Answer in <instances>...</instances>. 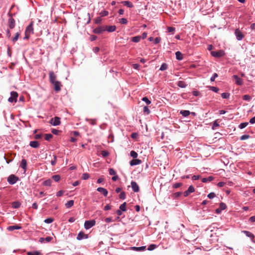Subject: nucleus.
<instances>
[{"mask_svg": "<svg viewBox=\"0 0 255 255\" xmlns=\"http://www.w3.org/2000/svg\"><path fill=\"white\" fill-rule=\"evenodd\" d=\"M33 22L31 21L30 23L26 27L25 31V37L24 39H28L31 34L33 33Z\"/></svg>", "mask_w": 255, "mask_h": 255, "instance_id": "f257e3e1", "label": "nucleus"}, {"mask_svg": "<svg viewBox=\"0 0 255 255\" xmlns=\"http://www.w3.org/2000/svg\"><path fill=\"white\" fill-rule=\"evenodd\" d=\"M18 180V178L13 174H11L7 178V182L10 184H14Z\"/></svg>", "mask_w": 255, "mask_h": 255, "instance_id": "f03ea898", "label": "nucleus"}, {"mask_svg": "<svg viewBox=\"0 0 255 255\" xmlns=\"http://www.w3.org/2000/svg\"><path fill=\"white\" fill-rule=\"evenodd\" d=\"M11 96L8 99V102L10 103L16 102L17 101V98L18 97V94L16 92L12 91L10 93Z\"/></svg>", "mask_w": 255, "mask_h": 255, "instance_id": "7ed1b4c3", "label": "nucleus"}, {"mask_svg": "<svg viewBox=\"0 0 255 255\" xmlns=\"http://www.w3.org/2000/svg\"><path fill=\"white\" fill-rule=\"evenodd\" d=\"M96 224V221L94 220L86 221L84 224L85 228L89 229L94 226Z\"/></svg>", "mask_w": 255, "mask_h": 255, "instance_id": "20e7f679", "label": "nucleus"}, {"mask_svg": "<svg viewBox=\"0 0 255 255\" xmlns=\"http://www.w3.org/2000/svg\"><path fill=\"white\" fill-rule=\"evenodd\" d=\"M50 123L54 126L59 125L61 123L60 118L58 117L52 118L50 121Z\"/></svg>", "mask_w": 255, "mask_h": 255, "instance_id": "39448f33", "label": "nucleus"}, {"mask_svg": "<svg viewBox=\"0 0 255 255\" xmlns=\"http://www.w3.org/2000/svg\"><path fill=\"white\" fill-rule=\"evenodd\" d=\"M212 56L215 57H221L224 55V52L223 50H219L217 51H212L211 52Z\"/></svg>", "mask_w": 255, "mask_h": 255, "instance_id": "423d86ee", "label": "nucleus"}, {"mask_svg": "<svg viewBox=\"0 0 255 255\" xmlns=\"http://www.w3.org/2000/svg\"><path fill=\"white\" fill-rule=\"evenodd\" d=\"M235 33L238 40H241L244 37V35L239 29H236Z\"/></svg>", "mask_w": 255, "mask_h": 255, "instance_id": "0eeeda50", "label": "nucleus"}, {"mask_svg": "<svg viewBox=\"0 0 255 255\" xmlns=\"http://www.w3.org/2000/svg\"><path fill=\"white\" fill-rule=\"evenodd\" d=\"M49 80L50 82L52 84L54 83V82L57 81L56 80V76L54 74V73L53 71H50L49 73Z\"/></svg>", "mask_w": 255, "mask_h": 255, "instance_id": "6e6552de", "label": "nucleus"}, {"mask_svg": "<svg viewBox=\"0 0 255 255\" xmlns=\"http://www.w3.org/2000/svg\"><path fill=\"white\" fill-rule=\"evenodd\" d=\"M131 186L134 192H138L139 191V186L135 181H131Z\"/></svg>", "mask_w": 255, "mask_h": 255, "instance_id": "1a4fd4ad", "label": "nucleus"}, {"mask_svg": "<svg viewBox=\"0 0 255 255\" xmlns=\"http://www.w3.org/2000/svg\"><path fill=\"white\" fill-rule=\"evenodd\" d=\"M54 87V90L56 92H59L61 90V83L58 81L54 82V83H52Z\"/></svg>", "mask_w": 255, "mask_h": 255, "instance_id": "9d476101", "label": "nucleus"}, {"mask_svg": "<svg viewBox=\"0 0 255 255\" xmlns=\"http://www.w3.org/2000/svg\"><path fill=\"white\" fill-rule=\"evenodd\" d=\"M233 77L235 80L236 84L238 85H242L243 84V80L237 75H234Z\"/></svg>", "mask_w": 255, "mask_h": 255, "instance_id": "9b49d317", "label": "nucleus"}, {"mask_svg": "<svg viewBox=\"0 0 255 255\" xmlns=\"http://www.w3.org/2000/svg\"><path fill=\"white\" fill-rule=\"evenodd\" d=\"M8 26L10 28H13L15 26V20L11 17L8 19Z\"/></svg>", "mask_w": 255, "mask_h": 255, "instance_id": "f8f14e48", "label": "nucleus"}, {"mask_svg": "<svg viewBox=\"0 0 255 255\" xmlns=\"http://www.w3.org/2000/svg\"><path fill=\"white\" fill-rule=\"evenodd\" d=\"M97 191L99 192L102 193L105 196H107L108 195V191L107 189L103 187H99L97 188Z\"/></svg>", "mask_w": 255, "mask_h": 255, "instance_id": "ddd939ff", "label": "nucleus"}, {"mask_svg": "<svg viewBox=\"0 0 255 255\" xmlns=\"http://www.w3.org/2000/svg\"><path fill=\"white\" fill-rule=\"evenodd\" d=\"M141 160L138 159H132L130 161V165L131 166L139 164L141 163Z\"/></svg>", "mask_w": 255, "mask_h": 255, "instance_id": "4468645a", "label": "nucleus"}, {"mask_svg": "<svg viewBox=\"0 0 255 255\" xmlns=\"http://www.w3.org/2000/svg\"><path fill=\"white\" fill-rule=\"evenodd\" d=\"M21 229V227L19 225L11 226L7 227V230L9 231H13L14 230H19Z\"/></svg>", "mask_w": 255, "mask_h": 255, "instance_id": "2eb2a0df", "label": "nucleus"}, {"mask_svg": "<svg viewBox=\"0 0 255 255\" xmlns=\"http://www.w3.org/2000/svg\"><path fill=\"white\" fill-rule=\"evenodd\" d=\"M29 145L30 146L33 148H37L39 146V143L37 141H31L30 142Z\"/></svg>", "mask_w": 255, "mask_h": 255, "instance_id": "dca6fc26", "label": "nucleus"}, {"mask_svg": "<svg viewBox=\"0 0 255 255\" xmlns=\"http://www.w3.org/2000/svg\"><path fill=\"white\" fill-rule=\"evenodd\" d=\"M116 27L115 25L107 26L106 28H105V30L109 32H113L116 30Z\"/></svg>", "mask_w": 255, "mask_h": 255, "instance_id": "f3484780", "label": "nucleus"}, {"mask_svg": "<svg viewBox=\"0 0 255 255\" xmlns=\"http://www.w3.org/2000/svg\"><path fill=\"white\" fill-rule=\"evenodd\" d=\"M105 30V29L104 28L100 27L95 28L94 30V32L95 33H97V34H100Z\"/></svg>", "mask_w": 255, "mask_h": 255, "instance_id": "a211bd4d", "label": "nucleus"}, {"mask_svg": "<svg viewBox=\"0 0 255 255\" xmlns=\"http://www.w3.org/2000/svg\"><path fill=\"white\" fill-rule=\"evenodd\" d=\"M176 58L178 60H181L183 59V54L180 51H177L175 53Z\"/></svg>", "mask_w": 255, "mask_h": 255, "instance_id": "6ab92c4d", "label": "nucleus"}, {"mask_svg": "<svg viewBox=\"0 0 255 255\" xmlns=\"http://www.w3.org/2000/svg\"><path fill=\"white\" fill-rule=\"evenodd\" d=\"M122 3L125 6L128 7H132L133 6L132 3L129 1H123Z\"/></svg>", "mask_w": 255, "mask_h": 255, "instance_id": "aec40b11", "label": "nucleus"}, {"mask_svg": "<svg viewBox=\"0 0 255 255\" xmlns=\"http://www.w3.org/2000/svg\"><path fill=\"white\" fill-rule=\"evenodd\" d=\"M27 255H42V254L39 251H32L28 252L27 253Z\"/></svg>", "mask_w": 255, "mask_h": 255, "instance_id": "412c9836", "label": "nucleus"}, {"mask_svg": "<svg viewBox=\"0 0 255 255\" xmlns=\"http://www.w3.org/2000/svg\"><path fill=\"white\" fill-rule=\"evenodd\" d=\"M27 165L26 160L25 159H22L21 162L20 166L24 169H26Z\"/></svg>", "mask_w": 255, "mask_h": 255, "instance_id": "4be33fe9", "label": "nucleus"}, {"mask_svg": "<svg viewBox=\"0 0 255 255\" xmlns=\"http://www.w3.org/2000/svg\"><path fill=\"white\" fill-rule=\"evenodd\" d=\"M180 114L183 116V117H187L188 116L190 112L189 111L187 110H182L180 111Z\"/></svg>", "mask_w": 255, "mask_h": 255, "instance_id": "5701e85b", "label": "nucleus"}, {"mask_svg": "<svg viewBox=\"0 0 255 255\" xmlns=\"http://www.w3.org/2000/svg\"><path fill=\"white\" fill-rule=\"evenodd\" d=\"M243 232L245 234V235L251 238L252 240H253V239L255 237L254 235L252 233H251V232H250L249 231H244Z\"/></svg>", "mask_w": 255, "mask_h": 255, "instance_id": "b1692460", "label": "nucleus"}, {"mask_svg": "<svg viewBox=\"0 0 255 255\" xmlns=\"http://www.w3.org/2000/svg\"><path fill=\"white\" fill-rule=\"evenodd\" d=\"M73 205H74V201L73 200H70V201H68L65 204V206H66V208H69L71 207L72 206H73Z\"/></svg>", "mask_w": 255, "mask_h": 255, "instance_id": "393cba45", "label": "nucleus"}, {"mask_svg": "<svg viewBox=\"0 0 255 255\" xmlns=\"http://www.w3.org/2000/svg\"><path fill=\"white\" fill-rule=\"evenodd\" d=\"M177 85L181 88H185L187 85L184 81H179L178 82Z\"/></svg>", "mask_w": 255, "mask_h": 255, "instance_id": "a878e982", "label": "nucleus"}, {"mask_svg": "<svg viewBox=\"0 0 255 255\" xmlns=\"http://www.w3.org/2000/svg\"><path fill=\"white\" fill-rule=\"evenodd\" d=\"M141 39L140 36H136L131 38V41L133 42H138Z\"/></svg>", "mask_w": 255, "mask_h": 255, "instance_id": "bb28decb", "label": "nucleus"}, {"mask_svg": "<svg viewBox=\"0 0 255 255\" xmlns=\"http://www.w3.org/2000/svg\"><path fill=\"white\" fill-rule=\"evenodd\" d=\"M126 205H127L126 202H124V203L121 204L120 206V210L122 211H124V212L126 211V210H127Z\"/></svg>", "mask_w": 255, "mask_h": 255, "instance_id": "cd10ccee", "label": "nucleus"}, {"mask_svg": "<svg viewBox=\"0 0 255 255\" xmlns=\"http://www.w3.org/2000/svg\"><path fill=\"white\" fill-rule=\"evenodd\" d=\"M213 178H214L212 176H209L207 178H203L202 179V181L204 183L207 182L211 181L213 179Z\"/></svg>", "mask_w": 255, "mask_h": 255, "instance_id": "c85d7f7f", "label": "nucleus"}, {"mask_svg": "<svg viewBox=\"0 0 255 255\" xmlns=\"http://www.w3.org/2000/svg\"><path fill=\"white\" fill-rule=\"evenodd\" d=\"M20 204L18 202H13L12 203V207L14 209L19 208L20 207Z\"/></svg>", "mask_w": 255, "mask_h": 255, "instance_id": "c756f323", "label": "nucleus"}, {"mask_svg": "<svg viewBox=\"0 0 255 255\" xmlns=\"http://www.w3.org/2000/svg\"><path fill=\"white\" fill-rule=\"evenodd\" d=\"M52 180L51 179H48L44 181L43 185L44 186H51Z\"/></svg>", "mask_w": 255, "mask_h": 255, "instance_id": "7c9ffc66", "label": "nucleus"}, {"mask_svg": "<svg viewBox=\"0 0 255 255\" xmlns=\"http://www.w3.org/2000/svg\"><path fill=\"white\" fill-rule=\"evenodd\" d=\"M85 235L83 232H81L78 234L77 239L79 240H81L84 238Z\"/></svg>", "mask_w": 255, "mask_h": 255, "instance_id": "2f4dec72", "label": "nucleus"}, {"mask_svg": "<svg viewBox=\"0 0 255 255\" xmlns=\"http://www.w3.org/2000/svg\"><path fill=\"white\" fill-rule=\"evenodd\" d=\"M167 68H168L167 65L166 63H163L160 68V70L164 71V70H166L167 69Z\"/></svg>", "mask_w": 255, "mask_h": 255, "instance_id": "473e14b6", "label": "nucleus"}, {"mask_svg": "<svg viewBox=\"0 0 255 255\" xmlns=\"http://www.w3.org/2000/svg\"><path fill=\"white\" fill-rule=\"evenodd\" d=\"M52 178L56 182L59 181L60 179V176L59 175H53Z\"/></svg>", "mask_w": 255, "mask_h": 255, "instance_id": "72a5a7b5", "label": "nucleus"}, {"mask_svg": "<svg viewBox=\"0 0 255 255\" xmlns=\"http://www.w3.org/2000/svg\"><path fill=\"white\" fill-rule=\"evenodd\" d=\"M248 125V123H247V122L242 123L239 126V127L241 129H242V128H246Z\"/></svg>", "mask_w": 255, "mask_h": 255, "instance_id": "f704fd0d", "label": "nucleus"}, {"mask_svg": "<svg viewBox=\"0 0 255 255\" xmlns=\"http://www.w3.org/2000/svg\"><path fill=\"white\" fill-rule=\"evenodd\" d=\"M130 156L131 157H132L134 158H136L137 157V155H138L137 153L135 151H134L133 150H132V151H131L130 152Z\"/></svg>", "mask_w": 255, "mask_h": 255, "instance_id": "c9c22d12", "label": "nucleus"}, {"mask_svg": "<svg viewBox=\"0 0 255 255\" xmlns=\"http://www.w3.org/2000/svg\"><path fill=\"white\" fill-rule=\"evenodd\" d=\"M143 113L145 114H149L150 113V110L147 106H144L143 108Z\"/></svg>", "mask_w": 255, "mask_h": 255, "instance_id": "e433bc0d", "label": "nucleus"}, {"mask_svg": "<svg viewBox=\"0 0 255 255\" xmlns=\"http://www.w3.org/2000/svg\"><path fill=\"white\" fill-rule=\"evenodd\" d=\"M53 137V135L49 133V134H46L45 135V139L46 140H49L51 139V138H52V137Z\"/></svg>", "mask_w": 255, "mask_h": 255, "instance_id": "4c0bfd02", "label": "nucleus"}, {"mask_svg": "<svg viewBox=\"0 0 255 255\" xmlns=\"http://www.w3.org/2000/svg\"><path fill=\"white\" fill-rule=\"evenodd\" d=\"M57 157L56 155H53V159L51 160V163L53 166H54L56 163Z\"/></svg>", "mask_w": 255, "mask_h": 255, "instance_id": "58836bf2", "label": "nucleus"}, {"mask_svg": "<svg viewBox=\"0 0 255 255\" xmlns=\"http://www.w3.org/2000/svg\"><path fill=\"white\" fill-rule=\"evenodd\" d=\"M142 100L145 102L147 105H149L151 103V101L146 97H143Z\"/></svg>", "mask_w": 255, "mask_h": 255, "instance_id": "ea45409f", "label": "nucleus"}, {"mask_svg": "<svg viewBox=\"0 0 255 255\" xmlns=\"http://www.w3.org/2000/svg\"><path fill=\"white\" fill-rule=\"evenodd\" d=\"M221 96L224 99H228L229 98L230 94L228 93H223L221 94Z\"/></svg>", "mask_w": 255, "mask_h": 255, "instance_id": "a19ab883", "label": "nucleus"}, {"mask_svg": "<svg viewBox=\"0 0 255 255\" xmlns=\"http://www.w3.org/2000/svg\"><path fill=\"white\" fill-rule=\"evenodd\" d=\"M19 35H20V33L19 32L16 33L15 36L12 39V41L13 42H15V41H16L17 40L18 38Z\"/></svg>", "mask_w": 255, "mask_h": 255, "instance_id": "79ce46f5", "label": "nucleus"}, {"mask_svg": "<svg viewBox=\"0 0 255 255\" xmlns=\"http://www.w3.org/2000/svg\"><path fill=\"white\" fill-rule=\"evenodd\" d=\"M53 221H54V220L53 218H47V219H45L44 220V222L47 224H49V223H52L53 222Z\"/></svg>", "mask_w": 255, "mask_h": 255, "instance_id": "37998d69", "label": "nucleus"}, {"mask_svg": "<svg viewBox=\"0 0 255 255\" xmlns=\"http://www.w3.org/2000/svg\"><path fill=\"white\" fill-rule=\"evenodd\" d=\"M187 190H188V192L191 193H193L195 191V189L193 186L191 185L189 187Z\"/></svg>", "mask_w": 255, "mask_h": 255, "instance_id": "c03bdc74", "label": "nucleus"}, {"mask_svg": "<svg viewBox=\"0 0 255 255\" xmlns=\"http://www.w3.org/2000/svg\"><path fill=\"white\" fill-rule=\"evenodd\" d=\"M126 193L125 192H121L119 197L121 199H125L126 198Z\"/></svg>", "mask_w": 255, "mask_h": 255, "instance_id": "a18cd8bd", "label": "nucleus"}, {"mask_svg": "<svg viewBox=\"0 0 255 255\" xmlns=\"http://www.w3.org/2000/svg\"><path fill=\"white\" fill-rule=\"evenodd\" d=\"M250 137V136L249 135L244 134L241 136L240 139L242 140H245V139L249 138Z\"/></svg>", "mask_w": 255, "mask_h": 255, "instance_id": "49530a36", "label": "nucleus"}, {"mask_svg": "<svg viewBox=\"0 0 255 255\" xmlns=\"http://www.w3.org/2000/svg\"><path fill=\"white\" fill-rule=\"evenodd\" d=\"M109 171V174L111 175H115L116 174V172L113 168H110Z\"/></svg>", "mask_w": 255, "mask_h": 255, "instance_id": "de8ad7c7", "label": "nucleus"}, {"mask_svg": "<svg viewBox=\"0 0 255 255\" xmlns=\"http://www.w3.org/2000/svg\"><path fill=\"white\" fill-rule=\"evenodd\" d=\"M226 207H227L225 203L222 202L220 204V208L222 210L225 209L226 208Z\"/></svg>", "mask_w": 255, "mask_h": 255, "instance_id": "09e8293b", "label": "nucleus"}, {"mask_svg": "<svg viewBox=\"0 0 255 255\" xmlns=\"http://www.w3.org/2000/svg\"><path fill=\"white\" fill-rule=\"evenodd\" d=\"M101 154L103 157H107L109 155V153L106 150L102 151Z\"/></svg>", "mask_w": 255, "mask_h": 255, "instance_id": "8fccbe9b", "label": "nucleus"}, {"mask_svg": "<svg viewBox=\"0 0 255 255\" xmlns=\"http://www.w3.org/2000/svg\"><path fill=\"white\" fill-rule=\"evenodd\" d=\"M120 22L121 24H125L127 23L128 20H127V19L126 18H123L120 19Z\"/></svg>", "mask_w": 255, "mask_h": 255, "instance_id": "3c124183", "label": "nucleus"}, {"mask_svg": "<svg viewBox=\"0 0 255 255\" xmlns=\"http://www.w3.org/2000/svg\"><path fill=\"white\" fill-rule=\"evenodd\" d=\"M82 179L84 180H87L89 178V174L85 173L82 175Z\"/></svg>", "mask_w": 255, "mask_h": 255, "instance_id": "603ef678", "label": "nucleus"}, {"mask_svg": "<svg viewBox=\"0 0 255 255\" xmlns=\"http://www.w3.org/2000/svg\"><path fill=\"white\" fill-rule=\"evenodd\" d=\"M133 248L136 251H143L145 249V247H133Z\"/></svg>", "mask_w": 255, "mask_h": 255, "instance_id": "864d4df0", "label": "nucleus"}, {"mask_svg": "<svg viewBox=\"0 0 255 255\" xmlns=\"http://www.w3.org/2000/svg\"><path fill=\"white\" fill-rule=\"evenodd\" d=\"M219 126V123L218 122L217 120H216L213 123L212 128L215 129L216 128V127H218Z\"/></svg>", "mask_w": 255, "mask_h": 255, "instance_id": "5fc2aeb1", "label": "nucleus"}, {"mask_svg": "<svg viewBox=\"0 0 255 255\" xmlns=\"http://www.w3.org/2000/svg\"><path fill=\"white\" fill-rule=\"evenodd\" d=\"M109 14V12L108 11L104 10L102 12H101L100 14L102 16H105L108 15Z\"/></svg>", "mask_w": 255, "mask_h": 255, "instance_id": "6e6d98bb", "label": "nucleus"}, {"mask_svg": "<svg viewBox=\"0 0 255 255\" xmlns=\"http://www.w3.org/2000/svg\"><path fill=\"white\" fill-rule=\"evenodd\" d=\"M210 89L216 93L219 91V89L218 88L214 86L210 87Z\"/></svg>", "mask_w": 255, "mask_h": 255, "instance_id": "4d7b16f0", "label": "nucleus"}, {"mask_svg": "<svg viewBox=\"0 0 255 255\" xmlns=\"http://www.w3.org/2000/svg\"><path fill=\"white\" fill-rule=\"evenodd\" d=\"M181 194H182L181 192H176L173 194V197L175 198H177V197H179V196H180L181 195Z\"/></svg>", "mask_w": 255, "mask_h": 255, "instance_id": "13d9d810", "label": "nucleus"}, {"mask_svg": "<svg viewBox=\"0 0 255 255\" xmlns=\"http://www.w3.org/2000/svg\"><path fill=\"white\" fill-rule=\"evenodd\" d=\"M215 196V194L213 192H211L208 195V197L209 199H212Z\"/></svg>", "mask_w": 255, "mask_h": 255, "instance_id": "bf43d9fd", "label": "nucleus"}, {"mask_svg": "<svg viewBox=\"0 0 255 255\" xmlns=\"http://www.w3.org/2000/svg\"><path fill=\"white\" fill-rule=\"evenodd\" d=\"M175 30V28L172 27H168V31L169 32H174Z\"/></svg>", "mask_w": 255, "mask_h": 255, "instance_id": "052dcab7", "label": "nucleus"}, {"mask_svg": "<svg viewBox=\"0 0 255 255\" xmlns=\"http://www.w3.org/2000/svg\"><path fill=\"white\" fill-rule=\"evenodd\" d=\"M182 185L181 183H177L173 185V187L175 188H177Z\"/></svg>", "mask_w": 255, "mask_h": 255, "instance_id": "680f3d73", "label": "nucleus"}, {"mask_svg": "<svg viewBox=\"0 0 255 255\" xmlns=\"http://www.w3.org/2000/svg\"><path fill=\"white\" fill-rule=\"evenodd\" d=\"M218 76V75L217 73H214L213 76L211 78V81H214L215 79L217 78Z\"/></svg>", "mask_w": 255, "mask_h": 255, "instance_id": "e2e57ef3", "label": "nucleus"}, {"mask_svg": "<svg viewBox=\"0 0 255 255\" xmlns=\"http://www.w3.org/2000/svg\"><path fill=\"white\" fill-rule=\"evenodd\" d=\"M243 99L245 100H250L251 99V97L249 95H245L243 96Z\"/></svg>", "mask_w": 255, "mask_h": 255, "instance_id": "0e129e2a", "label": "nucleus"}, {"mask_svg": "<svg viewBox=\"0 0 255 255\" xmlns=\"http://www.w3.org/2000/svg\"><path fill=\"white\" fill-rule=\"evenodd\" d=\"M161 41V38L160 37H156L154 39L155 44H157L160 42Z\"/></svg>", "mask_w": 255, "mask_h": 255, "instance_id": "69168bd1", "label": "nucleus"}, {"mask_svg": "<svg viewBox=\"0 0 255 255\" xmlns=\"http://www.w3.org/2000/svg\"><path fill=\"white\" fill-rule=\"evenodd\" d=\"M44 239L45 241H46V242H50L52 240V238L51 237H47Z\"/></svg>", "mask_w": 255, "mask_h": 255, "instance_id": "338daca9", "label": "nucleus"}, {"mask_svg": "<svg viewBox=\"0 0 255 255\" xmlns=\"http://www.w3.org/2000/svg\"><path fill=\"white\" fill-rule=\"evenodd\" d=\"M250 123L252 124H254L255 123V117L250 119Z\"/></svg>", "mask_w": 255, "mask_h": 255, "instance_id": "774afa93", "label": "nucleus"}]
</instances>
